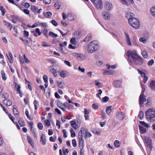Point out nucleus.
I'll return each instance as SVG.
<instances>
[{"label":"nucleus","mask_w":155,"mask_h":155,"mask_svg":"<svg viewBox=\"0 0 155 155\" xmlns=\"http://www.w3.org/2000/svg\"><path fill=\"white\" fill-rule=\"evenodd\" d=\"M147 120L150 122H154L155 121V111L153 109L147 110L145 113Z\"/></svg>","instance_id":"f257e3e1"},{"label":"nucleus","mask_w":155,"mask_h":155,"mask_svg":"<svg viewBox=\"0 0 155 155\" xmlns=\"http://www.w3.org/2000/svg\"><path fill=\"white\" fill-rule=\"evenodd\" d=\"M99 48L98 42L96 41L90 42L88 45V51L89 53H92L97 50Z\"/></svg>","instance_id":"f03ea898"},{"label":"nucleus","mask_w":155,"mask_h":155,"mask_svg":"<svg viewBox=\"0 0 155 155\" xmlns=\"http://www.w3.org/2000/svg\"><path fill=\"white\" fill-rule=\"evenodd\" d=\"M127 55L128 57V62L130 65L134 64V61L138 57V56L134 51H128L127 53Z\"/></svg>","instance_id":"7ed1b4c3"},{"label":"nucleus","mask_w":155,"mask_h":155,"mask_svg":"<svg viewBox=\"0 0 155 155\" xmlns=\"http://www.w3.org/2000/svg\"><path fill=\"white\" fill-rule=\"evenodd\" d=\"M129 25L135 29H138L140 26V23L139 20L136 18L132 17L128 19Z\"/></svg>","instance_id":"20e7f679"},{"label":"nucleus","mask_w":155,"mask_h":155,"mask_svg":"<svg viewBox=\"0 0 155 155\" xmlns=\"http://www.w3.org/2000/svg\"><path fill=\"white\" fill-rule=\"evenodd\" d=\"M97 9H101L103 8V4L102 0H91Z\"/></svg>","instance_id":"39448f33"},{"label":"nucleus","mask_w":155,"mask_h":155,"mask_svg":"<svg viewBox=\"0 0 155 155\" xmlns=\"http://www.w3.org/2000/svg\"><path fill=\"white\" fill-rule=\"evenodd\" d=\"M62 16L64 20H65L67 18L69 20L72 21L74 20L75 18L74 16L71 13H68L67 15H66V14L63 12L62 14Z\"/></svg>","instance_id":"423d86ee"},{"label":"nucleus","mask_w":155,"mask_h":155,"mask_svg":"<svg viewBox=\"0 0 155 155\" xmlns=\"http://www.w3.org/2000/svg\"><path fill=\"white\" fill-rule=\"evenodd\" d=\"M133 62L136 64L141 65L143 64V61L142 58L138 55V57Z\"/></svg>","instance_id":"0eeeda50"},{"label":"nucleus","mask_w":155,"mask_h":155,"mask_svg":"<svg viewBox=\"0 0 155 155\" xmlns=\"http://www.w3.org/2000/svg\"><path fill=\"white\" fill-rule=\"evenodd\" d=\"M116 115L117 118L120 120H123L124 117V114L122 112H117Z\"/></svg>","instance_id":"6e6552de"},{"label":"nucleus","mask_w":155,"mask_h":155,"mask_svg":"<svg viewBox=\"0 0 155 155\" xmlns=\"http://www.w3.org/2000/svg\"><path fill=\"white\" fill-rule=\"evenodd\" d=\"M147 101L144 95L140 94L139 97V103L141 106L143 104L144 102Z\"/></svg>","instance_id":"1a4fd4ad"},{"label":"nucleus","mask_w":155,"mask_h":155,"mask_svg":"<svg viewBox=\"0 0 155 155\" xmlns=\"http://www.w3.org/2000/svg\"><path fill=\"white\" fill-rule=\"evenodd\" d=\"M102 14L103 17L105 19H109L110 18V15L109 12L106 11H104L102 12Z\"/></svg>","instance_id":"9d476101"},{"label":"nucleus","mask_w":155,"mask_h":155,"mask_svg":"<svg viewBox=\"0 0 155 155\" xmlns=\"http://www.w3.org/2000/svg\"><path fill=\"white\" fill-rule=\"evenodd\" d=\"M114 87H120L121 86V81L120 80L114 81L113 83Z\"/></svg>","instance_id":"9b49d317"},{"label":"nucleus","mask_w":155,"mask_h":155,"mask_svg":"<svg viewBox=\"0 0 155 155\" xmlns=\"http://www.w3.org/2000/svg\"><path fill=\"white\" fill-rule=\"evenodd\" d=\"M84 131H85V133L86 132L85 128L84 127H82L81 128V130L79 132L78 135V139H83L82 134H84Z\"/></svg>","instance_id":"f8f14e48"},{"label":"nucleus","mask_w":155,"mask_h":155,"mask_svg":"<svg viewBox=\"0 0 155 155\" xmlns=\"http://www.w3.org/2000/svg\"><path fill=\"white\" fill-rule=\"evenodd\" d=\"M145 141L148 147L150 148H151L152 146L151 145V140L148 137L145 138Z\"/></svg>","instance_id":"ddd939ff"},{"label":"nucleus","mask_w":155,"mask_h":155,"mask_svg":"<svg viewBox=\"0 0 155 155\" xmlns=\"http://www.w3.org/2000/svg\"><path fill=\"white\" fill-rule=\"evenodd\" d=\"M92 37V34L91 33L88 34L86 37L83 39V41L84 42L87 43L91 40Z\"/></svg>","instance_id":"4468645a"},{"label":"nucleus","mask_w":155,"mask_h":155,"mask_svg":"<svg viewBox=\"0 0 155 155\" xmlns=\"http://www.w3.org/2000/svg\"><path fill=\"white\" fill-rule=\"evenodd\" d=\"M49 68L50 72H52L53 76L56 77L57 76V73L56 70L54 69L53 66H51Z\"/></svg>","instance_id":"2eb2a0df"},{"label":"nucleus","mask_w":155,"mask_h":155,"mask_svg":"<svg viewBox=\"0 0 155 155\" xmlns=\"http://www.w3.org/2000/svg\"><path fill=\"white\" fill-rule=\"evenodd\" d=\"M7 57L8 59L9 62L11 63L13 62V57L12 54L11 52H8V53L6 54Z\"/></svg>","instance_id":"dca6fc26"},{"label":"nucleus","mask_w":155,"mask_h":155,"mask_svg":"<svg viewBox=\"0 0 155 155\" xmlns=\"http://www.w3.org/2000/svg\"><path fill=\"white\" fill-rule=\"evenodd\" d=\"M11 17L12 18V21L14 23H16L17 21L20 20V18L17 16L12 15L11 16Z\"/></svg>","instance_id":"f3484780"},{"label":"nucleus","mask_w":155,"mask_h":155,"mask_svg":"<svg viewBox=\"0 0 155 155\" xmlns=\"http://www.w3.org/2000/svg\"><path fill=\"white\" fill-rule=\"evenodd\" d=\"M124 34L125 36L126 40L127 42V44L131 46V43L130 41L129 35L126 32H124Z\"/></svg>","instance_id":"a211bd4d"},{"label":"nucleus","mask_w":155,"mask_h":155,"mask_svg":"<svg viewBox=\"0 0 155 155\" xmlns=\"http://www.w3.org/2000/svg\"><path fill=\"white\" fill-rule=\"evenodd\" d=\"M84 117L85 120H89V117L88 114H89V110L87 109V108H85L84 109Z\"/></svg>","instance_id":"6ab92c4d"},{"label":"nucleus","mask_w":155,"mask_h":155,"mask_svg":"<svg viewBox=\"0 0 155 155\" xmlns=\"http://www.w3.org/2000/svg\"><path fill=\"white\" fill-rule=\"evenodd\" d=\"M105 8L107 10H110L113 8V5L110 3L107 2L106 3Z\"/></svg>","instance_id":"aec40b11"},{"label":"nucleus","mask_w":155,"mask_h":155,"mask_svg":"<svg viewBox=\"0 0 155 155\" xmlns=\"http://www.w3.org/2000/svg\"><path fill=\"white\" fill-rule=\"evenodd\" d=\"M3 103L6 105L7 106H10L12 104V101L8 99H5L3 101Z\"/></svg>","instance_id":"412c9836"},{"label":"nucleus","mask_w":155,"mask_h":155,"mask_svg":"<svg viewBox=\"0 0 155 155\" xmlns=\"http://www.w3.org/2000/svg\"><path fill=\"white\" fill-rule=\"evenodd\" d=\"M3 23L4 25L7 27H10V30H11L12 28V25L11 23L8 22L5 20L3 21Z\"/></svg>","instance_id":"4be33fe9"},{"label":"nucleus","mask_w":155,"mask_h":155,"mask_svg":"<svg viewBox=\"0 0 155 155\" xmlns=\"http://www.w3.org/2000/svg\"><path fill=\"white\" fill-rule=\"evenodd\" d=\"M41 141L43 145L45 144L46 143V139L45 138V137L44 134H42L41 135Z\"/></svg>","instance_id":"5701e85b"},{"label":"nucleus","mask_w":155,"mask_h":155,"mask_svg":"<svg viewBox=\"0 0 155 155\" xmlns=\"http://www.w3.org/2000/svg\"><path fill=\"white\" fill-rule=\"evenodd\" d=\"M150 86L152 90H154L155 89V81L154 80L151 81L150 83Z\"/></svg>","instance_id":"b1692460"},{"label":"nucleus","mask_w":155,"mask_h":155,"mask_svg":"<svg viewBox=\"0 0 155 155\" xmlns=\"http://www.w3.org/2000/svg\"><path fill=\"white\" fill-rule=\"evenodd\" d=\"M139 127L140 132L141 133L143 134L146 132V129L144 128L142 126L139 125Z\"/></svg>","instance_id":"393cba45"},{"label":"nucleus","mask_w":155,"mask_h":155,"mask_svg":"<svg viewBox=\"0 0 155 155\" xmlns=\"http://www.w3.org/2000/svg\"><path fill=\"white\" fill-rule=\"evenodd\" d=\"M79 146L81 149H83L84 141L83 139H79Z\"/></svg>","instance_id":"a878e982"},{"label":"nucleus","mask_w":155,"mask_h":155,"mask_svg":"<svg viewBox=\"0 0 155 155\" xmlns=\"http://www.w3.org/2000/svg\"><path fill=\"white\" fill-rule=\"evenodd\" d=\"M134 15L130 12H127L125 15V16L127 18L129 19L130 18H132L134 16Z\"/></svg>","instance_id":"bb28decb"},{"label":"nucleus","mask_w":155,"mask_h":155,"mask_svg":"<svg viewBox=\"0 0 155 155\" xmlns=\"http://www.w3.org/2000/svg\"><path fill=\"white\" fill-rule=\"evenodd\" d=\"M27 138L28 141V143L32 146V147L34 146L33 141L31 138L29 136H27Z\"/></svg>","instance_id":"cd10ccee"},{"label":"nucleus","mask_w":155,"mask_h":155,"mask_svg":"<svg viewBox=\"0 0 155 155\" xmlns=\"http://www.w3.org/2000/svg\"><path fill=\"white\" fill-rule=\"evenodd\" d=\"M34 35L36 37H37L38 35H40L41 34V32L39 30V29L38 28H36L35 30V32H34Z\"/></svg>","instance_id":"c85d7f7f"},{"label":"nucleus","mask_w":155,"mask_h":155,"mask_svg":"<svg viewBox=\"0 0 155 155\" xmlns=\"http://www.w3.org/2000/svg\"><path fill=\"white\" fill-rule=\"evenodd\" d=\"M142 54L144 58H146L148 57L147 52V51L144 50L142 52Z\"/></svg>","instance_id":"c756f323"},{"label":"nucleus","mask_w":155,"mask_h":155,"mask_svg":"<svg viewBox=\"0 0 155 155\" xmlns=\"http://www.w3.org/2000/svg\"><path fill=\"white\" fill-rule=\"evenodd\" d=\"M70 124L72 127L75 129L76 130L77 127L76 126V122L74 121H71L70 122Z\"/></svg>","instance_id":"7c9ffc66"},{"label":"nucleus","mask_w":155,"mask_h":155,"mask_svg":"<svg viewBox=\"0 0 155 155\" xmlns=\"http://www.w3.org/2000/svg\"><path fill=\"white\" fill-rule=\"evenodd\" d=\"M58 87L61 88H63L64 86V83L61 81L57 82Z\"/></svg>","instance_id":"2f4dec72"},{"label":"nucleus","mask_w":155,"mask_h":155,"mask_svg":"<svg viewBox=\"0 0 155 155\" xmlns=\"http://www.w3.org/2000/svg\"><path fill=\"white\" fill-rule=\"evenodd\" d=\"M144 116V113L141 110L139 112L138 114V117L140 120L142 119Z\"/></svg>","instance_id":"473e14b6"},{"label":"nucleus","mask_w":155,"mask_h":155,"mask_svg":"<svg viewBox=\"0 0 155 155\" xmlns=\"http://www.w3.org/2000/svg\"><path fill=\"white\" fill-rule=\"evenodd\" d=\"M139 123L142 125V126H143L147 128H148L149 127L148 124L147 123H146L144 121H140Z\"/></svg>","instance_id":"72a5a7b5"},{"label":"nucleus","mask_w":155,"mask_h":155,"mask_svg":"<svg viewBox=\"0 0 155 155\" xmlns=\"http://www.w3.org/2000/svg\"><path fill=\"white\" fill-rule=\"evenodd\" d=\"M114 144L116 148L119 147L120 146V142L118 140H115L114 143Z\"/></svg>","instance_id":"f704fd0d"},{"label":"nucleus","mask_w":155,"mask_h":155,"mask_svg":"<svg viewBox=\"0 0 155 155\" xmlns=\"http://www.w3.org/2000/svg\"><path fill=\"white\" fill-rule=\"evenodd\" d=\"M33 103L35 106V109L37 110L38 109V107L39 106L38 102L36 100H35Z\"/></svg>","instance_id":"c9c22d12"},{"label":"nucleus","mask_w":155,"mask_h":155,"mask_svg":"<svg viewBox=\"0 0 155 155\" xmlns=\"http://www.w3.org/2000/svg\"><path fill=\"white\" fill-rule=\"evenodd\" d=\"M111 106H108L106 109V111L107 114H110L111 111Z\"/></svg>","instance_id":"e433bc0d"},{"label":"nucleus","mask_w":155,"mask_h":155,"mask_svg":"<svg viewBox=\"0 0 155 155\" xmlns=\"http://www.w3.org/2000/svg\"><path fill=\"white\" fill-rule=\"evenodd\" d=\"M150 12L152 15L155 17V6L151 8Z\"/></svg>","instance_id":"4c0bfd02"},{"label":"nucleus","mask_w":155,"mask_h":155,"mask_svg":"<svg viewBox=\"0 0 155 155\" xmlns=\"http://www.w3.org/2000/svg\"><path fill=\"white\" fill-rule=\"evenodd\" d=\"M0 10L2 12V16H4L5 13L6 12V10L4 9L3 6H0Z\"/></svg>","instance_id":"58836bf2"},{"label":"nucleus","mask_w":155,"mask_h":155,"mask_svg":"<svg viewBox=\"0 0 155 155\" xmlns=\"http://www.w3.org/2000/svg\"><path fill=\"white\" fill-rule=\"evenodd\" d=\"M2 76V78L3 80L5 81V80L7 79V77H5V74L4 71L3 70H2L1 71V72Z\"/></svg>","instance_id":"ea45409f"},{"label":"nucleus","mask_w":155,"mask_h":155,"mask_svg":"<svg viewBox=\"0 0 155 155\" xmlns=\"http://www.w3.org/2000/svg\"><path fill=\"white\" fill-rule=\"evenodd\" d=\"M71 133V137L73 138L75 137V134L74 131L72 128H71L70 130Z\"/></svg>","instance_id":"a19ab883"},{"label":"nucleus","mask_w":155,"mask_h":155,"mask_svg":"<svg viewBox=\"0 0 155 155\" xmlns=\"http://www.w3.org/2000/svg\"><path fill=\"white\" fill-rule=\"evenodd\" d=\"M49 36H52L53 37L55 38L57 37L58 35L53 32L50 31L49 32Z\"/></svg>","instance_id":"79ce46f5"},{"label":"nucleus","mask_w":155,"mask_h":155,"mask_svg":"<svg viewBox=\"0 0 155 155\" xmlns=\"http://www.w3.org/2000/svg\"><path fill=\"white\" fill-rule=\"evenodd\" d=\"M109 100V97L107 96H105L102 98V101L103 102H106Z\"/></svg>","instance_id":"37998d69"},{"label":"nucleus","mask_w":155,"mask_h":155,"mask_svg":"<svg viewBox=\"0 0 155 155\" xmlns=\"http://www.w3.org/2000/svg\"><path fill=\"white\" fill-rule=\"evenodd\" d=\"M113 72L112 71H107L104 72V75H111L113 74Z\"/></svg>","instance_id":"c03bdc74"},{"label":"nucleus","mask_w":155,"mask_h":155,"mask_svg":"<svg viewBox=\"0 0 155 155\" xmlns=\"http://www.w3.org/2000/svg\"><path fill=\"white\" fill-rule=\"evenodd\" d=\"M77 121L78 124H80L82 122V119L81 118L78 116L77 117Z\"/></svg>","instance_id":"a18cd8bd"},{"label":"nucleus","mask_w":155,"mask_h":155,"mask_svg":"<svg viewBox=\"0 0 155 155\" xmlns=\"http://www.w3.org/2000/svg\"><path fill=\"white\" fill-rule=\"evenodd\" d=\"M39 25L42 26L44 28H46L48 27V25L45 22L43 23H39Z\"/></svg>","instance_id":"49530a36"},{"label":"nucleus","mask_w":155,"mask_h":155,"mask_svg":"<svg viewBox=\"0 0 155 155\" xmlns=\"http://www.w3.org/2000/svg\"><path fill=\"white\" fill-rule=\"evenodd\" d=\"M154 62V60L153 59H151L148 62L147 64L148 66H150L153 64Z\"/></svg>","instance_id":"de8ad7c7"},{"label":"nucleus","mask_w":155,"mask_h":155,"mask_svg":"<svg viewBox=\"0 0 155 155\" xmlns=\"http://www.w3.org/2000/svg\"><path fill=\"white\" fill-rule=\"evenodd\" d=\"M54 7L57 9H58L60 7V5L58 2H56L54 4Z\"/></svg>","instance_id":"09e8293b"},{"label":"nucleus","mask_w":155,"mask_h":155,"mask_svg":"<svg viewBox=\"0 0 155 155\" xmlns=\"http://www.w3.org/2000/svg\"><path fill=\"white\" fill-rule=\"evenodd\" d=\"M139 41L140 42H143L144 44L146 43V40L144 37L140 38L139 39Z\"/></svg>","instance_id":"8fccbe9b"},{"label":"nucleus","mask_w":155,"mask_h":155,"mask_svg":"<svg viewBox=\"0 0 155 155\" xmlns=\"http://www.w3.org/2000/svg\"><path fill=\"white\" fill-rule=\"evenodd\" d=\"M70 42L73 45H75L76 43L75 38L74 37L72 38L70 40Z\"/></svg>","instance_id":"3c124183"},{"label":"nucleus","mask_w":155,"mask_h":155,"mask_svg":"<svg viewBox=\"0 0 155 155\" xmlns=\"http://www.w3.org/2000/svg\"><path fill=\"white\" fill-rule=\"evenodd\" d=\"M66 74L64 71H62L60 72V76L63 78H64L66 76Z\"/></svg>","instance_id":"603ef678"},{"label":"nucleus","mask_w":155,"mask_h":155,"mask_svg":"<svg viewBox=\"0 0 155 155\" xmlns=\"http://www.w3.org/2000/svg\"><path fill=\"white\" fill-rule=\"evenodd\" d=\"M56 139V137L54 136V137H51L49 138V140L51 142H54Z\"/></svg>","instance_id":"864d4df0"},{"label":"nucleus","mask_w":155,"mask_h":155,"mask_svg":"<svg viewBox=\"0 0 155 155\" xmlns=\"http://www.w3.org/2000/svg\"><path fill=\"white\" fill-rule=\"evenodd\" d=\"M17 93H20V89H21V85L19 84L17 86Z\"/></svg>","instance_id":"5fc2aeb1"},{"label":"nucleus","mask_w":155,"mask_h":155,"mask_svg":"<svg viewBox=\"0 0 155 155\" xmlns=\"http://www.w3.org/2000/svg\"><path fill=\"white\" fill-rule=\"evenodd\" d=\"M57 104L58 107L60 108L63 107V105L62 104V103L61 101H58L57 102Z\"/></svg>","instance_id":"6e6d98bb"},{"label":"nucleus","mask_w":155,"mask_h":155,"mask_svg":"<svg viewBox=\"0 0 155 155\" xmlns=\"http://www.w3.org/2000/svg\"><path fill=\"white\" fill-rule=\"evenodd\" d=\"M18 122L21 127H23L25 125L24 122L21 120H19Z\"/></svg>","instance_id":"4d7b16f0"},{"label":"nucleus","mask_w":155,"mask_h":155,"mask_svg":"<svg viewBox=\"0 0 155 155\" xmlns=\"http://www.w3.org/2000/svg\"><path fill=\"white\" fill-rule=\"evenodd\" d=\"M72 144L74 147H75L77 146V143L75 139H73L72 140Z\"/></svg>","instance_id":"13d9d810"},{"label":"nucleus","mask_w":155,"mask_h":155,"mask_svg":"<svg viewBox=\"0 0 155 155\" xmlns=\"http://www.w3.org/2000/svg\"><path fill=\"white\" fill-rule=\"evenodd\" d=\"M43 79L45 83H48V76L47 75H44L43 77Z\"/></svg>","instance_id":"bf43d9fd"},{"label":"nucleus","mask_w":155,"mask_h":155,"mask_svg":"<svg viewBox=\"0 0 155 155\" xmlns=\"http://www.w3.org/2000/svg\"><path fill=\"white\" fill-rule=\"evenodd\" d=\"M51 23L54 26H57L58 24L57 22L54 20H52L51 21Z\"/></svg>","instance_id":"052dcab7"},{"label":"nucleus","mask_w":155,"mask_h":155,"mask_svg":"<svg viewBox=\"0 0 155 155\" xmlns=\"http://www.w3.org/2000/svg\"><path fill=\"white\" fill-rule=\"evenodd\" d=\"M64 62L66 65H68V66L70 67H71V66L70 64V62L64 60Z\"/></svg>","instance_id":"680f3d73"},{"label":"nucleus","mask_w":155,"mask_h":155,"mask_svg":"<svg viewBox=\"0 0 155 155\" xmlns=\"http://www.w3.org/2000/svg\"><path fill=\"white\" fill-rule=\"evenodd\" d=\"M63 133V137L64 138L67 137V136L66 134V130L65 129H63L62 131Z\"/></svg>","instance_id":"e2e57ef3"},{"label":"nucleus","mask_w":155,"mask_h":155,"mask_svg":"<svg viewBox=\"0 0 155 155\" xmlns=\"http://www.w3.org/2000/svg\"><path fill=\"white\" fill-rule=\"evenodd\" d=\"M2 97L4 98H7L8 97V95L6 93H4L2 95Z\"/></svg>","instance_id":"0e129e2a"},{"label":"nucleus","mask_w":155,"mask_h":155,"mask_svg":"<svg viewBox=\"0 0 155 155\" xmlns=\"http://www.w3.org/2000/svg\"><path fill=\"white\" fill-rule=\"evenodd\" d=\"M48 31L47 29H44L43 30V32L44 34V35L46 36V37H48L47 33Z\"/></svg>","instance_id":"69168bd1"},{"label":"nucleus","mask_w":155,"mask_h":155,"mask_svg":"<svg viewBox=\"0 0 155 155\" xmlns=\"http://www.w3.org/2000/svg\"><path fill=\"white\" fill-rule=\"evenodd\" d=\"M38 127L40 130H42L43 128L42 124L41 123H38Z\"/></svg>","instance_id":"338daca9"},{"label":"nucleus","mask_w":155,"mask_h":155,"mask_svg":"<svg viewBox=\"0 0 155 155\" xmlns=\"http://www.w3.org/2000/svg\"><path fill=\"white\" fill-rule=\"evenodd\" d=\"M86 133H85V136L87 137H90L91 136V134L89 132L86 131Z\"/></svg>","instance_id":"774afa93"}]
</instances>
